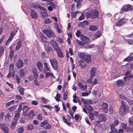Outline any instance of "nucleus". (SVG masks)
I'll return each mask as SVG.
<instances>
[{
    "label": "nucleus",
    "instance_id": "1",
    "mask_svg": "<svg viewBox=\"0 0 133 133\" xmlns=\"http://www.w3.org/2000/svg\"><path fill=\"white\" fill-rule=\"evenodd\" d=\"M122 106H120L119 109V113L120 115H124L127 112H128L129 108L125 102L123 101H121Z\"/></svg>",
    "mask_w": 133,
    "mask_h": 133
},
{
    "label": "nucleus",
    "instance_id": "2",
    "mask_svg": "<svg viewBox=\"0 0 133 133\" xmlns=\"http://www.w3.org/2000/svg\"><path fill=\"white\" fill-rule=\"evenodd\" d=\"M78 55L79 57L82 58L87 62L88 63L90 60V55L86 53L78 52Z\"/></svg>",
    "mask_w": 133,
    "mask_h": 133
},
{
    "label": "nucleus",
    "instance_id": "3",
    "mask_svg": "<svg viewBox=\"0 0 133 133\" xmlns=\"http://www.w3.org/2000/svg\"><path fill=\"white\" fill-rule=\"evenodd\" d=\"M43 32L48 37H54L55 36L53 31L50 28L43 30Z\"/></svg>",
    "mask_w": 133,
    "mask_h": 133
},
{
    "label": "nucleus",
    "instance_id": "4",
    "mask_svg": "<svg viewBox=\"0 0 133 133\" xmlns=\"http://www.w3.org/2000/svg\"><path fill=\"white\" fill-rule=\"evenodd\" d=\"M132 9V6L129 4L125 5L123 6L121 9L120 13L123 14V11L127 12L131 11Z\"/></svg>",
    "mask_w": 133,
    "mask_h": 133
},
{
    "label": "nucleus",
    "instance_id": "5",
    "mask_svg": "<svg viewBox=\"0 0 133 133\" xmlns=\"http://www.w3.org/2000/svg\"><path fill=\"white\" fill-rule=\"evenodd\" d=\"M50 61L53 68L55 70H57L58 67L57 61L55 58L50 59Z\"/></svg>",
    "mask_w": 133,
    "mask_h": 133
},
{
    "label": "nucleus",
    "instance_id": "6",
    "mask_svg": "<svg viewBox=\"0 0 133 133\" xmlns=\"http://www.w3.org/2000/svg\"><path fill=\"white\" fill-rule=\"evenodd\" d=\"M98 11L97 10H91L90 13L88 14L89 17L92 18H95L97 17L98 16Z\"/></svg>",
    "mask_w": 133,
    "mask_h": 133
},
{
    "label": "nucleus",
    "instance_id": "7",
    "mask_svg": "<svg viewBox=\"0 0 133 133\" xmlns=\"http://www.w3.org/2000/svg\"><path fill=\"white\" fill-rule=\"evenodd\" d=\"M80 39L84 45L90 42L89 38L83 35L81 36Z\"/></svg>",
    "mask_w": 133,
    "mask_h": 133
},
{
    "label": "nucleus",
    "instance_id": "8",
    "mask_svg": "<svg viewBox=\"0 0 133 133\" xmlns=\"http://www.w3.org/2000/svg\"><path fill=\"white\" fill-rule=\"evenodd\" d=\"M14 65L13 63H11L9 66V73L8 75H14Z\"/></svg>",
    "mask_w": 133,
    "mask_h": 133
},
{
    "label": "nucleus",
    "instance_id": "9",
    "mask_svg": "<svg viewBox=\"0 0 133 133\" xmlns=\"http://www.w3.org/2000/svg\"><path fill=\"white\" fill-rule=\"evenodd\" d=\"M98 119L101 122H105L106 120V117L103 114H100L98 116Z\"/></svg>",
    "mask_w": 133,
    "mask_h": 133
},
{
    "label": "nucleus",
    "instance_id": "10",
    "mask_svg": "<svg viewBox=\"0 0 133 133\" xmlns=\"http://www.w3.org/2000/svg\"><path fill=\"white\" fill-rule=\"evenodd\" d=\"M102 110L104 112L107 113L108 111V104L106 103H103L102 106Z\"/></svg>",
    "mask_w": 133,
    "mask_h": 133
},
{
    "label": "nucleus",
    "instance_id": "11",
    "mask_svg": "<svg viewBox=\"0 0 133 133\" xmlns=\"http://www.w3.org/2000/svg\"><path fill=\"white\" fill-rule=\"evenodd\" d=\"M23 63L22 60L21 59H18L16 63L17 68L18 69H20L22 68L23 66Z\"/></svg>",
    "mask_w": 133,
    "mask_h": 133
},
{
    "label": "nucleus",
    "instance_id": "12",
    "mask_svg": "<svg viewBox=\"0 0 133 133\" xmlns=\"http://www.w3.org/2000/svg\"><path fill=\"white\" fill-rule=\"evenodd\" d=\"M78 85L79 88L83 90H85L87 88L86 85H84L79 82H78Z\"/></svg>",
    "mask_w": 133,
    "mask_h": 133
},
{
    "label": "nucleus",
    "instance_id": "13",
    "mask_svg": "<svg viewBox=\"0 0 133 133\" xmlns=\"http://www.w3.org/2000/svg\"><path fill=\"white\" fill-rule=\"evenodd\" d=\"M0 129L2 130H3L4 131L8 130V128L7 126L4 123L0 124Z\"/></svg>",
    "mask_w": 133,
    "mask_h": 133
},
{
    "label": "nucleus",
    "instance_id": "14",
    "mask_svg": "<svg viewBox=\"0 0 133 133\" xmlns=\"http://www.w3.org/2000/svg\"><path fill=\"white\" fill-rule=\"evenodd\" d=\"M81 100L82 102L84 104H89L92 103V101L91 100L85 99L82 98H81Z\"/></svg>",
    "mask_w": 133,
    "mask_h": 133
},
{
    "label": "nucleus",
    "instance_id": "15",
    "mask_svg": "<svg viewBox=\"0 0 133 133\" xmlns=\"http://www.w3.org/2000/svg\"><path fill=\"white\" fill-rule=\"evenodd\" d=\"M112 125V124L110 125V129L111 130V132L113 133H117L118 132L117 129Z\"/></svg>",
    "mask_w": 133,
    "mask_h": 133
},
{
    "label": "nucleus",
    "instance_id": "16",
    "mask_svg": "<svg viewBox=\"0 0 133 133\" xmlns=\"http://www.w3.org/2000/svg\"><path fill=\"white\" fill-rule=\"evenodd\" d=\"M78 65L80 67L82 68H84L85 66V63L82 60H81L78 61Z\"/></svg>",
    "mask_w": 133,
    "mask_h": 133
},
{
    "label": "nucleus",
    "instance_id": "17",
    "mask_svg": "<svg viewBox=\"0 0 133 133\" xmlns=\"http://www.w3.org/2000/svg\"><path fill=\"white\" fill-rule=\"evenodd\" d=\"M90 75H95V74H98L97 73V69L95 68H92L90 71Z\"/></svg>",
    "mask_w": 133,
    "mask_h": 133
},
{
    "label": "nucleus",
    "instance_id": "18",
    "mask_svg": "<svg viewBox=\"0 0 133 133\" xmlns=\"http://www.w3.org/2000/svg\"><path fill=\"white\" fill-rule=\"evenodd\" d=\"M98 28L97 26L95 25H90L89 27V29L92 31H96L97 29Z\"/></svg>",
    "mask_w": 133,
    "mask_h": 133
},
{
    "label": "nucleus",
    "instance_id": "19",
    "mask_svg": "<svg viewBox=\"0 0 133 133\" xmlns=\"http://www.w3.org/2000/svg\"><path fill=\"white\" fill-rule=\"evenodd\" d=\"M18 120L14 118V119L11 123V128L12 129H14L16 124Z\"/></svg>",
    "mask_w": 133,
    "mask_h": 133
},
{
    "label": "nucleus",
    "instance_id": "20",
    "mask_svg": "<svg viewBox=\"0 0 133 133\" xmlns=\"http://www.w3.org/2000/svg\"><path fill=\"white\" fill-rule=\"evenodd\" d=\"M133 60V55L131 54L130 56L124 59L125 61H129Z\"/></svg>",
    "mask_w": 133,
    "mask_h": 133
},
{
    "label": "nucleus",
    "instance_id": "21",
    "mask_svg": "<svg viewBox=\"0 0 133 133\" xmlns=\"http://www.w3.org/2000/svg\"><path fill=\"white\" fill-rule=\"evenodd\" d=\"M37 66L38 69L41 71L42 70L43 65L42 63L40 62H38L37 63Z\"/></svg>",
    "mask_w": 133,
    "mask_h": 133
},
{
    "label": "nucleus",
    "instance_id": "22",
    "mask_svg": "<svg viewBox=\"0 0 133 133\" xmlns=\"http://www.w3.org/2000/svg\"><path fill=\"white\" fill-rule=\"evenodd\" d=\"M4 50L3 47L0 46V58H2L4 54Z\"/></svg>",
    "mask_w": 133,
    "mask_h": 133
},
{
    "label": "nucleus",
    "instance_id": "23",
    "mask_svg": "<svg viewBox=\"0 0 133 133\" xmlns=\"http://www.w3.org/2000/svg\"><path fill=\"white\" fill-rule=\"evenodd\" d=\"M21 41H19V42H18L16 44V48L15 49V50L16 51H18L19 50L20 48H21V46H22L21 44Z\"/></svg>",
    "mask_w": 133,
    "mask_h": 133
},
{
    "label": "nucleus",
    "instance_id": "24",
    "mask_svg": "<svg viewBox=\"0 0 133 133\" xmlns=\"http://www.w3.org/2000/svg\"><path fill=\"white\" fill-rule=\"evenodd\" d=\"M18 91L20 94L21 95H23L24 94V89L23 88L20 86L18 87Z\"/></svg>",
    "mask_w": 133,
    "mask_h": 133
},
{
    "label": "nucleus",
    "instance_id": "25",
    "mask_svg": "<svg viewBox=\"0 0 133 133\" xmlns=\"http://www.w3.org/2000/svg\"><path fill=\"white\" fill-rule=\"evenodd\" d=\"M31 16L32 18H36L37 16L36 13L33 10H32L31 11Z\"/></svg>",
    "mask_w": 133,
    "mask_h": 133
},
{
    "label": "nucleus",
    "instance_id": "26",
    "mask_svg": "<svg viewBox=\"0 0 133 133\" xmlns=\"http://www.w3.org/2000/svg\"><path fill=\"white\" fill-rule=\"evenodd\" d=\"M44 67L46 69L47 71L50 72L51 71V70L50 69L49 65L46 62H44Z\"/></svg>",
    "mask_w": 133,
    "mask_h": 133
},
{
    "label": "nucleus",
    "instance_id": "27",
    "mask_svg": "<svg viewBox=\"0 0 133 133\" xmlns=\"http://www.w3.org/2000/svg\"><path fill=\"white\" fill-rule=\"evenodd\" d=\"M117 84L118 87H122L124 84L123 82L121 80H119L117 81Z\"/></svg>",
    "mask_w": 133,
    "mask_h": 133
},
{
    "label": "nucleus",
    "instance_id": "28",
    "mask_svg": "<svg viewBox=\"0 0 133 133\" xmlns=\"http://www.w3.org/2000/svg\"><path fill=\"white\" fill-rule=\"evenodd\" d=\"M34 126L33 124H28L26 127V129L28 130H30L34 128Z\"/></svg>",
    "mask_w": 133,
    "mask_h": 133
},
{
    "label": "nucleus",
    "instance_id": "29",
    "mask_svg": "<svg viewBox=\"0 0 133 133\" xmlns=\"http://www.w3.org/2000/svg\"><path fill=\"white\" fill-rule=\"evenodd\" d=\"M48 121L47 120H45L44 121L41 122L40 124V126L44 128L45 125L47 124Z\"/></svg>",
    "mask_w": 133,
    "mask_h": 133
},
{
    "label": "nucleus",
    "instance_id": "30",
    "mask_svg": "<svg viewBox=\"0 0 133 133\" xmlns=\"http://www.w3.org/2000/svg\"><path fill=\"white\" fill-rule=\"evenodd\" d=\"M20 112L17 111H16L15 112V115L14 119L18 120L20 116Z\"/></svg>",
    "mask_w": 133,
    "mask_h": 133
},
{
    "label": "nucleus",
    "instance_id": "31",
    "mask_svg": "<svg viewBox=\"0 0 133 133\" xmlns=\"http://www.w3.org/2000/svg\"><path fill=\"white\" fill-rule=\"evenodd\" d=\"M101 35L100 32L99 31H97L95 34L93 35V36L95 38H97L99 37Z\"/></svg>",
    "mask_w": 133,
    "mask_h": 133
},
{
    "label": "nucleus",
    "instance_id": "32",
    "mask_svg": "<svg viewBox=\"0 0 133 133\" xmlns=\"http://www.w3.org/2000/svg\"><path fill=\"white\" fill-rule=\"evenodd\" d=\"M41 39L44 42H47L46 38L42 35H41L40 36Z\"/></svg>",
    "mask_w": 133,
    "mask_h": 133
},
{
    "label": "nucleus",
    "instance_id": "33",
    "mask_svg": "<svg viewBox=\"0 0 133 133\" xmlns=\"http://www.w3.org/2000/svg\"><path fill=\"white\" fill-rule=\"evenodd\" d=\"M10 115L8 114H6L5 116V121L7 122H10Z\"/></svg>",
    "mask_w": 133,
    "mask_h": 133
},
{
    "label": "nucleus",
    "instance_id": "34",
    "mask_svg": "<svg viewBox=\"0 0 133 133\" xmlns=\"http://www.w3.org/2000/svg\"><path fill=\"white\" fill-rule=\"evenodd\" d=\"M52 47L54 50L56 51L60 49L57 43L56 44H55L54 45L52 46Z\"/></svg>",
    "mask_w": 133,
    "mask_h": 133
},
{
    "label": "nucleus",
    "instance_id": "35",
    "mask_svg": "<svg viewBox=\"0 0 133 133\" xmlns=\"http://www.w3.org/2000/svg\"><path fill=\"white\" fill-rule=\"evenodd\" d=\"M57 54L58 56L59 57L61 58L63 57V53L60 49L57 51Z\"/></svg>",
    "mask_w": 133,
    "mask_h": 133
},
{
    "label": "nucleus",
    "instance_id": "36",
    "mask_svg": "<svg viewBox=\"0 0 133 133\" xmlns=\"http://www.w3.org/2000/svg\"><path fill=\"white\" fill-rule=\"evenodd\" d=\"M25 104L24 102H22L19 105V107L18 109V111L19 112H20L22 110V105Z\"/></svg>",
    "mask_w": 133,
    "mask_h": 133
},
{
    "label": "nucleus",
    "instance_id": "37",
    "mask_svg": "<svg viewBox=\"0 0 133 133\" xmlns=\"http://www.w3.org/2000/svg\"><path fill=\"white\" fill-rule=\"evenodd\" d=\"M127 126V124L126 123H122L120 125L119 128H122V129H125L126 128Z\"/></svg>",
    "mask_w": 133,
    "mask_h": 133
},
{
    "label": "nucleus",
    "instance_id": "38",
    "mask_svg": "<svg viewBox=\"0 0 133 133\" xmlns=\"http://www.w3.org/2000/svg\"><path fill=\"white\" fill-rule=\"evenodd\" d=\"M28 115L30 118H32L34 115V111L32 110L30 111L28 113Z\"/></svg>",
    "mask_w": 133,
    "mask_h": 133
},
{
    "label": "nucleus",
    "instance_id": "39",
    "mask_svg": "<svg viewBox=\"0 0 133 133\" xmlns=\"http://www.w3.org/2000/svg\"><path fill=\"white\" fill-rule=\"evenodd\" d=\"M119 123V121L117 120H115L113 123H111L110 125L112 124L115 127Z\"/></svg>",
    "mask_w": 133,
    "mask_h": 133
},
{
    "label": "nucleus",
    "instance_id": "40",
    "mask_svg": "<svg viewBox=\"0 0 133 133\" xmlns=\"http://www.w3.org/2000/svg\"><path fill=\"white\" fill-rule=\"evenodd\" d=\"M32 72L34 75H38V74L37 72V70L36 68H33Z\"/></svg>",
    "mask_w": 133,
    "mask_h": 133
},
{
    "label": "nucleus",
    "instance_id": "41",
    "mask_svg": "<svg viewBox=\"0 0 133 133\" xmlns=\"http://www.w3.org/2000/svg\"><path fill=\"white\" fill-rule=\"evenodd\" d=\"M48 101H49L48 100L44 98L43 97H42V102L43 103L46 104L48 103Z\"/></svg>",
    "mask_w": 133,
    "mask_h": 133
},
{
    "label": "nucleus",
    "instance_id": "42",
    "mask_svg": "<svg viewBox=\"0 0 133 133\" xmlns=\"http://www.w3.org/2000/svg\"><path fill=\"white\" fill-rule=\"evenodd\" d=\"M44 48L45 50H46L47 52H49L51 51L52 49V48L50 46H48L47 47L46 46H45Z\"/></svg>",
    "mask_w": 133,
    "mask_h": 133
},
{
    "label": "nucleus",
    "instance_id": "43",
    "mask_svg": "<svg viewBox=\"0 0 133 133\" xmlns=\"http://www.w3.org/2000/svg\"><path fill=\"white\" fill-rule=\"evenodd\" d=\"M89 117L91 120H94V114L91 113H89Z\"/></svg>",
    "mask_w": 133,
    "mask_h": 133
},
{
    "label": "nucleus",
    "instance_id": "44",
    "mask_svg": "<svg viewBox=\"0 0 133 133\" xmlns=\"http://www.w3.org/2000/svg\"><path fill=\"white\" fill-rule=\"evenodd\" d=\"M86 108L89 111H91L92 110V108L91 106L90 105H86L85 106Z\"/></svg>",
    "mask_w": 133,
    "mask_h": 133
},
{
    "label": "nucleus",
    "instance_id": "45",
    "mask_svg": "<svg viewBox=\"0 0 133 133\" xmlns=\"http://www.w3.org/2000/svg\"><path fill=\"white\" fill-rule=\"evenodd\" d=\"M133 75H127L126 76L124 77V80L126 81L129 78H132Z\"/></svg>",
    "mask_w": 133,
    "mask_h": 133
},
{
    "label": "nucleus",
    "instance_id": "46",
    "mask_svg": "<svg viewBox=\"0 0 133 133\" xmlns=\"http://www.w3.org/2000/svg\"><path fill=\"white\" fill-rule=\"evenodd\" d=\"M129 123L130 125H133V116L129 118Z\"/></svg>",
    "mask_w": 133,
    "mask_h": 133
},
{
    "label": "nucleus",
    "instance_id": "47",
    "mask_svg": "<svg viewBox=\"0 0 133 133\" xmlns=\"http://www.w3.org/2000/svg\"><path fill=\"white\" fill-rule=\"evenodd\" d=\"M23 128L22 127H21L18 129L17 132L18 133H22L23 131Z\"/></svg>",
    "mask_w": 133,
    "mask_h": 133
},
{
    "label": "nucleus",
    "instance_id": "48",
    "mask_svg": "<svg viewBox=\"0 0 133 133\" xmlns=\"http://www.w3.org/2000/svg\"><path fill=\"white\" fill-rule=\"evenodd\" d=\"M29 109V107L26 105H24L23 107V110L24 112H26Z\"/></svg>",
    "mask_w": 133,
    "mask_h": 133
},
{
    "label": "nucleus",
    "instance_id": "49",
    "mask_svg": "<svg viewBox=\"0 0 133 133\" xmlns=\"http://www.w3.org/2000/svg\"><path fill=\"white\" fill-rule=\"evenodd\" d=\"M50 43L51 44L52 46L57 43L55 41H54L53 39L51 40L50 41Z\"/></svg>",
    "mask_w": 133,
    "mask_h": 133
},
{
    "label": "nucleus",
    "instance_id": "50",
    "mask_svg": "<svg viewBox=\"0 0 133 133\" xmlns=\"http://www.w3.org/2000/svg\"><path fill=\"white\" fill-rule=\"evenodd\" d=\"M78 13H79L78 11H77L71 13V16L72 17H75L76 16V14Z\"/></svg>",
    "mask_w": 133,
    "mask_h": 133
},
{
    "label": "nucleus",
    "instance_id": "51",
    "mask_svg": "<svg viewBox=\"0 0 133 133\" xmlns=\"http://www.w3.org/2000/svg\"><path fill=\"white\" fill-rule=\"evenodd\" d=\"M57 40L60 43H62L63 41V39L59 37H57Z\"/></svg>",
    "mask_w": 133,
    "mask_h": 133
},
{
    "label": "nucleus",
    "instance_id": "52",
    "mask_svg": "<svg viewBox=\"0 0 133 133\" xmlns=\"http://www.w3.org/2000/svg\"><path fill=\"white\" fill-rule=\"evenodd\" d=\"M15 35V32H12L11 34L9 37V38L10 40H12Z\"/></svg>",
    "mask_w": 133,
    "mask_h": 133
},
{
    "label": "nucleus",
    "instance_id": "53",
    "mask_svg": "<svg viewBox=\"0 0 133 133\" xmlns=\"http://www.w3.org/2000/svg\"><path fill=\"white\" fill-rule=\"evenodd\" d=\"M90 94V93L87 92H83L82 93V96H88Z\"/></svg>",
    "mask_w": 133,
    "mask_h": 133
},
{
    "label": "nucleus",
    "instance_id": "54",
    "mask_svg": "<svg viewBox=\"0 0 133 133\" xmlns=\"http://www.w3.org/2000/svg\"><path fill=\"white\" fill-rule=\"evenodd\" d=\"M120 20H121L120 22L121 23H122V25L123 24L125 23L127 20L126 19L124 18H122Z\"/></svg>",
    "mask_w": 133,
    "mask_h": 133
},
{
    "label": "nucleus",
    "instance_id": "55",
    "mask_svg": "<svg viewBox=\"0 0 133 133\" xmlns=\"http://www.w3.org/2000/svg\"><path fill=\"white\" fill-rule=\"evenodd\" d=\"M47 124V125L44 128L46 129H49L51 128V125L49 123Z\"/></svg>",
    "mask_w": 133,
    "mask_h": 133
},
{
    "label": "nucleus",
    "instance_id": "56",
    "mask_svg": "<svg viewBox=\"0 0 133 133\" xmlns=\"http://www.w3.org/2000/svg\"><path fill=\"white\" fill-rule=\"evenodd\" d=\"M51 22V20L49 18L46 19L44 21V22L45 23H50Z\"/></svg>",
    "mask_w": 133,
    "mask_h": 133
},
{
    "label": "nucleus",
    "instance_id": "57",
    "mask_svg": "<svg viewBox=\"0 0 133 133\" xmlns=\"http://www.w3.org/2000/svg\"><path fill=\"white\" fill-rule=\"evenodd\" d=\"M76 42L77 43L80 45H84L82 41H81L78 40V39H76Z\"/></svg>",
    "mask_w": 133,
    "mask_h": 133
},
{
    "label": "nucleus",
    "instance_id": "58",
    "mask_svg": "<svg viewBox=\"0 0 133 133\" xmlns=\"http://www.w3.org/2000/svg\"><path fill=\"white\" fill-rule=\"evenodd\" d=\"M9 110L10 112L13 111L15 110V107L14 106H12L9 108Z\"/></svg>",
    "mask_w": 133,
    "mask_h": 133
},
{
    "label": "nucleus",
    "instance_id": "59",
    "mask_svg": "<svg viewBox=\"0 0 133 133\" xmlns=\"http://www.w3.org/2000/svg\"><path fill=\"white\" fill-rule=\"evenodd\" d=\"M81 32L80 31H77L76 33V35L77 37H79L81 36Z\"/></svg>",
    "mask_w": 133,
    "mask_h": 133
},
{
    "label": "nucleus",
    "instance_id": "60",
    "mask_svg": "<svg viewBox=\"0 0 133 133\" xmlns=\"http://www.w3.org/2000/svg\"><path fill=\"white\" fill-rule=\"evenodd\" d=\"M37 118L39 120H41L43 119L42 116L40 114L38 115Z\"/></svg>",
    "mask_w": 133,
    "mask_h": 133
},
{
    "label": "nucleus",
    "instance_id": "61",
    "mask_svg": "<svg viewBox=\"0 0 133 133\" xmlns=\"http://www.w3.org/2000/svg\"><path fill=\"white\" fill-rule=\"evenodd\" d=\"M14 52V51L12 50H11L10 51L9 55V56L10 58H12L13 57Z\"/></svg>",
    "mask_w": 133,
    "mask_h": 133
},
{
    "label": "nucleus",
    "instance_id": "62",
    "mask_svg": "<svg viewBox=\"0 0 133 133\" xmlns=\"http://www.w3.org/2000/svg\"><path fill=\"white\" fill-rule=\"evenodd\" d=\"M41 15L43 17H45L46 16L47 14L44 12L41 13Z\"/></svg>",
    "mask_w": 133,
    "mask_h": 133
},
{
    "label": "nucleus",
    "instance_id": "63",
    "mask_svg": "<svg viewBox=\"0 0 133 133\" xmlns=\"http://www.w3.org/2000/svg\"><path fill=\"white\" fill-rule=\"evenodd\" d=\"M67 94L66 93V92H65V93H64V95H63V98L65 100H66L67 98Z\"/></svg>",
    "mask_w": 133,
    "mask_h": 133
},
{
    "label": "nucleus",
    "instance_id": "64",
    "mask_svg": "<svg viewBox=\"0 0 133 133\" xmlns=\"http://www.w3.org/2000/svg\"><path fill=\"white\" fill-rule=\"evenodd\" d=\"M127 42L130 45L133 44V41L131 39H128Z\"/></svg>",
    "mask_w": 133,
    "mask_h": 133
}]
</instances>
